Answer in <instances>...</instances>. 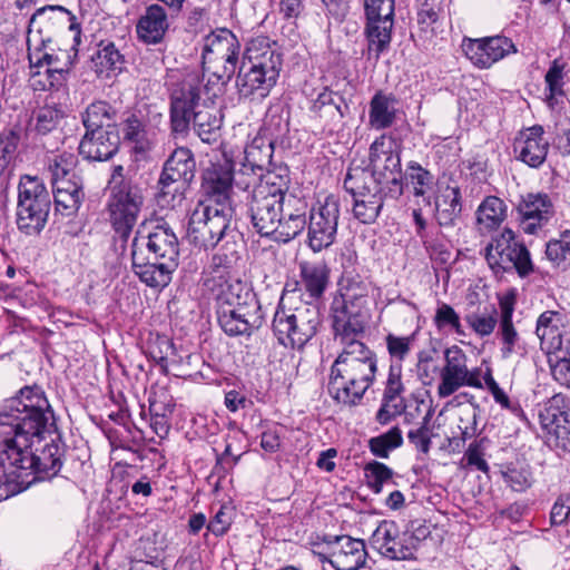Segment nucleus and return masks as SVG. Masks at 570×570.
I'll return each instance as SVG.
<instances>
[{
    "instance_id": "23",
    "label": "nucleus",
    "mask_w": 570,
    "mask_h": 570,
    "mask_svg": "<svg viewBox=\"0 0 570 570\" xmlns=\"http://www.w3.org/2000/svg\"><path fill=\"white\" fill-rule=\"evenodd\" d=\"M202 189L206 196L199 203H212L218 207H232L230 195L234 185L233 163L223 158L212 163L203 171Z\"/></svg>"
},
{
    "instance_id": "41",
    "label": "nucleus",
    "mask_w": 570,
    "mask_h": 570,
    "mask_svg": "<svg viewBox=\"0 0 570 570\" xmlns=\"http://www.w3.org/2000/svg\"><path fill=\"white\" fill-rule=\"evenodd\" d=\"M301 283L305 292L312 298H320L330 281V269L323 263H307L299 264Z\"/></svg>"
},
{
    "instance_id": "43",
    "label": "nucleus",
    "mask_w": 570,
    "mask_h": 570,
    "mask_svg": "<svg viewBox=\"0 0 570 570\" xmlns=\"http://www.w3.org/2000/svg\"><path fill=\"white\" fill-rule=\"evenodd\" d=\"M274 145L273 140L263 131H258L245 147L244 163H247L259 171L265 170L271 164Z\"/></svg>"
},
{
    "instance_id": "31",
    "label": "nucleus",
    "mask_w": 570,
    "mask_h": 570,
    "mask_svg": "<svg viewBox=\"0 0 570 570\" xmlns=\"http://www.w3.org/2000/svg\"><path fill=\"white\" fill-rule=\"evenodd\" d=\"M242 62L278 77L283 57L276 42L266 37H256L247 43Z\"/></svg>"
},
{
    "instance_id": "26",
    "label": "nucleus",
    "mask_w": 570,
    "mask_h": 570,
    "mask_svg": "<svg viewBox=\"0 0 570 570\" xmlns=\"http://www.w3.org/2000/svg\"><path fill=\"white\" fill-rule=\"evenodd\" d=\"M569 331L570 315L563 308L544 311L537 318L535 335L548 354L561 352Z\"/></svg>"
},
{
    "instance_id": "16",
    "label": "nucleus",
    "mask_w": 570,
    "mask_h": 570,
    "mask_svg": "<svg viewBox=\"0 0 570 570\" xmlns=\"http://www.w3.org/2000/svg\"><path fill=\"white\" fill-rule=\"evenodd\" d=\"M539 421L547 445L558 452H570V407L566 396L558 393L544 402Z\"/></svg>"
},
{
    "instance_id": "3",
    "label": "nucleus",
    "mask_w": 570,
    "mask_h": 570,
    "mask_svg": "<svg viewBox=\"0 0 570 570\" xmlns=\"http://www.w3.org/2000/svg\"><path fill=\"white\" fill-rule=\"evenodd\" d=\"M233 214V207H218L212 203L199 202L190 214L187 228V238L190 244L208 250L223 243L218 253L212 258L209 266L213 269L212 275L227 273V269L232 268L238 259V246L234 240L236 232L230 227Z\"/></svg>"
},
{
    "instance_id": "13",
    "label": "nucleus",
    "mask_w": 570,
    "mask_h": 570,
    "mask_svg": "<svg viewBox=\"0 0 570 570\" xmlns=\"http://www.w3.org/2000/svg\"><path fill=\"white\" fill-rule=\"evenodd\" d=\"M368 173L363 168L350 169L344 179V188L353 197L352 212L363 224H372L379 217L384 202L391 199L384 195L383 187L368 181Z\"/></svg>"
},
{
    "instance_id": "15",
    "label": "nucleus",
    "mask_w": 570,
    "mask_h": 570,
    "mask_svg": "<svg viewBox=\"0 0 570 570\" xmlns=\"http://www.w3.org/2000/svg\"><path fill=\"white\" fill-rule=\"evenodd\" d=\"M200 76L188 72L175 83L170 94V122L175 132H184L191 121V112L202 105L205 98Z\"/></svg>"
},
{
    "instance_id": "35",
    "label": "nucleus",
    "mask_w": 570,
    "mask_h": 570,
    "mask_svg": "<svg viewBox=\"0 0 570 570\" xmlns=\"http://www.w3.org/2000/svg\"><path fill=\"white\" fill-rule=\"evenodd\" d=\"M119 136L114 126L106 130L86 131L79 144V154L88 160L104 161L111 158L118 150Z\"/></svg>"
},
{
    "instance_id": "18",
    "label": "nucleus",
    "mask_w": 570,
    "mask_h": 570,
    "mask_svg": "<svg viewBox=\"0 0 570 570\" xmlns=\"http://www.w3.org/2000/svg\"><path fill=\"white\" fill-rule=\"evenodd\" d=\"M340 202L331 195L318 202L309 213L308 245L317 253L334 244L340 220Z\"/></svg>"
},
{
    "instance_id": "38",
    "label": "nucleus",
    "mask_w": 570,
    "mask_h": 570,
    "mask_svg": "<svg viewBox=\"0 0 570 570\" xmlns=\"http://www.w3.org/2000/svg\"><path fill=\"white\" fill-rule=\"evenodd\" d=\"M311 110L327 124H338L350 114V106L337 91L324 88L313 101Z\"/></svg>"
},
{
    "instance_id": "49",
    "label": "nucleus",
    "mask_w": 570,
    "mask_h": 570,
    "mask_svg": "<svg viewBox=\"0 0 570 570\" xmlns=\"http://www.w3.org/2000/svg\"><path fill=\"white\" fill-rule=\"evenodd\" d=\"M262 179L256 190H262L264 194H273L275 196H283L288 194L287 185L289 176L287 168L279 167L273 170H262Z\"/></svg>"
},
{
    "instance_id": "40",
    "label": "nucleus",
    "mask_w": 570,
    "mask_h": 570,
    "mask_svg": "<svg viewBox=\"0 0 570 570\" xmlns=\"http://www.w3.org/2000/svg\"><path fill=\"white\" fill-rule=\"evenodd\" d=\"M168 29L165 9L159 4H151L137 23V33L146 43H158Z\"/></svg>"
},
{
    "instance_id": "4",
    "label": "nucleus",
    "mask_w": 570,
    "mask_h": 570,
    "mask_svg": "<svg viewBox=\"0 0 570 570\" xmlns=\"http://www.w3.org/2000/svg\"><path fill=\"white\" fill-rule=\"evenodd\" d=\"M179 244L173 229L156 225L147 235H137L131 244V266L147 286L164 288L178 265Z\"/></svg>"
},
{
    "instance_id": "33",
    "label": "nucleus",
    "mask_w": 570,
    "mask_h": 570,
    "mask_svg": "<svg viewBox=\"0 0 570 570\" xmlns=\"http://www.w3.org/2000/svg\"><path fill=\"white\" fill-rule=\"evenodd\" d=\"M282 206L281 227L278 229V242L287 243L296 237L306 225L307 203L305 198L293 193L278 196Z\"/></svg>"
},
{
    "instance_id": "28",
    "label": "nucleus",
    "mask_w": 570,
    "mask_h": 570,
    "mask_svg": "<svg viewBox=\"0 0 570 570\" xmlns=\"http://www.w3.org/2000/svg\"><path fill=\"white\" fill-rule=\"evenodd\" d=\"M514 304L515 298L512 294L499 298L500 315L497 337L501 344L500 353L503 360L517 354L521 356L527 354L524 343L512 321Z\"/></svg>"
},
{
    "instance_id": "46",
    "label": "nucleus",
    "mask_w": 570,
    "mask_h": 570,
    "mask_svg": "<svg viewBox=\"0 0 570 570\" xmlns=\"http://www.w3.org/2000/svg\"><path fill=\"white\" fill-rule=\"evenodd\" d=\"M507 206L495 196L487 197L478 208L476 220L487 229H494L505 219Z\"/></svg>"
},
{
    "instance_id": "22",
    "label": "nucleus",
    "mask_w": 570,
    "mask_h": 570,
    "mask_svg": "<svg viewBox=\"0 0 570 570\" xmlns=\"http://www.w3.org/2000/svg\"><path fill=\"white\" fill-rule=\"evenodd\" d=\"M462 50L465 57L478 68L488 69L509 55L517 52L513 41L504 36L464 38Z\"/></svg>"
},
{
    "instance_id": "58",
    "label": "nucleus",
    "mask_w": 570,
    "mask_h": 570,
    "mask_svg": "<svg viewBox=\"0 0 570 570\" xmlns=\"http://www.w3.org/2000/svg\"><path fill=\"white\" fill-rule=\"evenodd\" d=\"M407 178L413 186L415 196H424L433 183V176L419 164L412 163L407 167Z\"/></svg>"
},
{
    "instance_id": "19",
    "label": "nucleus",
    "mask_w": 570,
    "mask_h": 570,
    "mask_svg": "<svg viewBox=\"0 0 570 570\" xmlns=\"http://www.w3.org/2000/svg\"><path fill=\"white\" fill-rule=\"evenodd\" d=\"M364 7L367 19L368 52H374L377 59L391 42L394 0H365Z\"/></svg>"
},
{
    "instance_id": "48",
    "label": "nucleus",
    "mask_w": 570,
    "mask_h": 570,
    "mask_svg": "<svg viewBox=\"0 0 570 570\" xmlns=\"http://www.w3.org/2000/svg\"><path fill=\"white\" fill-rule=\"evenodd\" d=\"M96 66L100 71H121L125 68V56L112 41H100L95 58Z\"/></svg>"
},
{
    "instance_id": "29",
    "label": "nucleus",
    "mask_w": 570,
    "mask_h": 570,
    "mask_svg": "<svg viewBox=\"0 0 570 570\" xmlns=\"http://www.w3.org/2000/svg\"><path fill=\"white\" fill-rule=\"evenodd\" d=\"M71 22L67 10L60 6H48L39 8L31 17L28 28L27 41H33L35 46L39 40H55L58 30L69 27Z\"/></svg>"
},
{
    "instance_id": "44",
    "label": "nucleus",
    "mask_w": 570,
    "mask_h": 570,
    "mask_svg": "<svg viewBox=\"0 0 570 570\" xmlns=\"http://www.w3.org/2000/svg\"><path fill=\"white\" fill-rule=\"evenodd\" d=\"M121 131L124 139L132 145L136 154H145L151 149L153 139L146 125L136 114L128 115L122 121Z\"/></svg>"
},
{
    "instance_id": "59",
    "label": "nucleus",
    "mask_w": 570,
    "mask_h": 570,
    "mask_svg": "<svg viewBox=\"0 0 570 570\" xmlns=\"http://www.w3.org/2000/svg\"><path fill=\"white\" fill-rule=\"evenodd\" d=\"M149 401V411L151 414L168 415L173 412L175 407V402L173 396L169 394L168 390L164 386L154 389L150 392Z\"/></svg>"
},
{
    "instance_id": "25",
    "label": "nucleus",
    "mask_w": 570,
    "mask_h": 570,
    "mask_svg": "<svg viewBox=\"0 0 570 570\" xmlns=\"http://www.w3.org/2000/svg\"><path fill=\"white\" fill-rule=\"evenodd\" d=\"M321 561H327L335 570H358L366 562L365 543L348 535L335 537L327 542L326 553H321Z\"/></svg>"
},
{
    "instance_id": "27",
    "label": "nucleus",
    "mask_w": 570,
    "mask_h": 570,
    "mask_svg": "<svg viewBox=\"0 0 570 570\" xmlns=\"http://www.w3.org/2000/svg\"><path fill=\"white\" fill-rule=\"evenodd\" d=\"M332 326L335 338L342 346L350 343H363V335L367 323V311L355 307H345L343 304H331Z\"/></svg>"
},
{
    "instance_id": "53",
    "label": "nucleus",
    "mask_w": 570,
    "mask_h": 570,
    "mask_svg": "<svg viewBox=\"0 0 570 570\" xmlns=\"http://www.w3.org/2000/svg\"><path fill=\"white\" fill-rule=\"evenodd\" d=\"M65 118V111L58 106H43L36 115V130L39 134H48L61 124Z\"/></svg>"
},
{
    "instance_id": "60",
    "label": "nucleus",
    "mask_w": 570,
    "mask_h": 570,
    "mask_svg": "<svg viewBox=\"0 0 570 570\" xmlns=\"http://www.w3.org/2000/svg\"><path fill=\"white\" fill-rule=\"evenodd\" d=\"M564 67L566 65L563 62L559 59H554L544 76V81L549 90V99L563 94Z\"/></svg>"
},
{
    "instance_id": "5",
    "label": "nucleus",
    "mask_w": 570,
    "mask_h": 570,
    "mask_svg": "<svg viewBox=\"0 0 570 570\" xmlns=\"http://www.w3.org/2000/svg\"><path fill=\"white\" fill-rule=\"evenodd\" d=\"M377 373V356L364 343H350L331 367L328 392L338 403L356 405L373 385Z\"/></svg>"
},
{
    "instance_id": "45",
    "label": "nucleus",
    "mask_w": 570,
    "mask_h": 570,
    "mask_svg": "<svg viewBox=\"0 0 570 570\" xmlns=\"http://www.w3.org/2000/svg\"><path fill=\"white\" fill-rule=\"evenodd\" d=\"M395 100L386 95L376 94L370 102L368 122L372 128H389L395 120Z\"/></svg>"
},
{
    "instance_id": "2",
    "label": "nucleus",
    "mask_w": 570,
    "mask_h": 570,
    "mask_svg": "<svg viewBox=\"0 0 570 570\" xmlns=\"http://www.w3.org/2000/svg\"><path fill=\"white\" fill-rule=\"evenodd\" d=\"M204 286L216 302L217 321L227 335H250L263 325L259 301L240 281L229 279L226 273H220L207 276Z\"/></svg>"
},
{
    "instance_id": "21",
    "label": "nucleus",
    "mask_w": 570,
    "mask_h": 570,
    "mask_svg": "<svg viewBox=\"0 0 570 570\" xmlns=\"http://www.w3.org/2000/svg\"><path fill=\"white\" fill-rule=\"evenodd\" d=\"M222 92L223 83L208 78L204 89L205 98L202 105L191 112L194 128L205 142L215 141L222 127L223 116L215 101Z\"/></svg>"
},
{
    "instance_id": "14",
    "label": "nucleus",
    "mask_w": 570,
    "mask_h": 570,
    "mask_svg": "<svg viewBox=\"0 0 570 570\" xmlns=\"http://www.w3.org/2000/svg\"><path fill=\"white\" fill-rule=\"evenodd\" d=\"M195 159L188 148L175 149L160 174L158 198L175 207L184 200V190L195 176Z\"/></svg>"
},
{
    "instance_id": "37",
    "label": "nucleus",
    "mask_w": 570,
    "mask_h": 570,
    "mask_svg": "<svg viewBox=\"0 0 570 570\" xmlns=\"http://www.w3.org/2000/svg\"><path fill=\"white\" fill-rule=\"evenodd\" d=\"M278 77L242 62L236 85L242 97L261 100L269 95Z\"/></svg>"
},
{
    "instance_id": "11",
    "label": "nucleus",
    "mask_w": 570,
    "mask_h": 570,
    "mask_svg": "<svg viewBox=\"0 0 570 570\" xmlns=\"http://www.w3.org/2000/svg\"><path fill=\"white\" fill-rule=\"evenodd\" d=\"M240 43L228 29H218L204 38L203 66L212 72L214 80L223 86L232 78L237 68Z\"/></svg>"
},
{
    "instance_id": "6",
    "label": "nucleus",
    "mask_w": 570,
    "mask_h": 570,
    "mask_svg": "<svg viewBox=\"0 0 570 570\" xmlns=\"http://www.w3.org/2000/svg\"><path fill=\"white\" fill-rule=\"evenodd\" d=\"M287 286L273 318V332L278 342L292 348H302L317 332L321 313L316 304L288 296Z\"/></svg>"
},
{
    "instance_id": "10",
    "label": "nucleus",
    "mask_w": 570,
    "mask_h": 570,
    "mask_svg": "<svg viewBox=\"0 0 570 570\" xmlns=\"http://www.w3.org/2000/svg\"><path fill=\"white\" fill-rule=\"evenodd\" d=\"M80 33L78 24H69L68 36L72 38L70 51L61 48L56 49L53 47V40H39L37 46H35L33 41H27L30 68L37 69L33 76L41 75L40 69L45 68V73L48 77V85L50 87L60 82L62 73L69 70L72 58L77 55V46L80 43Z\"/></svg>"
},
{
    "instance_id": "63",
    "label": "nucleus",
    "mask_w": 570,
    "mask_h": 570,
    "mask_svg": "<svg viewBox=\"0 0 570 570\" xmlns=\"http://www.w3.org/2000/svg\"><path fill=\"white\" fill-rule=\"evenodd\" d=\"M440 371L441 367L432 355L420 354L417 372L424 385H430L436 377H440Z\"/></svg>"
},
{
    "instance_id": "34",
    "label": "nucleus",
    "mask_w": 570,
    "mask_h": 570,
    "mask_svg": "<svg viewBox=\"0 0 570 570\" xmlns=\"http://www.w3.org/2000/svg\"><path fill=\"white\" fill-rule=\"evenodd\" d=\"M404 391L401 365H391L382 396V404L376 413V420L380 424H387L405 410Z\"/></svg>"
},
{
    "instance_id": "64",
    "label": "nucleus",
    "mask_w": 570,
    "mask_h": 570,
    "mask_svg": "<svg viewBox=\"0 0 570 570\" xmlns=\"http://www.w3.org/2000/svg\"><path fill=\"white\" fill-rule=\"evenodd\" d=\"M570 515V494H561L554 502L550 521L552 525L564 524Z\"/></svg>"
},
{
    "instance_id": "32",
    "label": "nucleus",
    "mask_w": 570,
    "mask_h": 570,
    "mask_svg": "<svg viewBox=\"0 0 570 570\" xmlns=\"http://www.w3.org/2000/svg\"><path fill=\"white\" fill-rule=\"evenodd\" d=\"M543 134V127L540 125L521 130L514 140V153L518 155V159L530 167H540L549 150V141Z\"/></svg>"
},
{
    "instance_id": "24",
    "label": "nucleus",
    "mask_w": 570,
    "mask_h": 570,
    "mask_svg": "<svg viewBox=\"0 0 570 570\" xmlns=\"http://www.w3.org/2000/svg\"><path fill=\"white\" fill-rule=\"evenodd\" d=\"M278 196L255 190L247 199L249 216L254 228L262 236H273L278 242L282 206Z\"/></svg>"
},
{
    "instance_id": "55",
    "label": "nucleus",
    "mask_w": 570,
    "mask_h": 570,
    "mask_svg": "<svg viewBox=\"0 0 570 570\" xmlns=\"http://www.w3.org/2000/svg\"><path fill=\"white\" fill-rule=\"evenodd\" d=\"M365 476L367 485L375 492L380 493L383 485L391 481L393 471L384 463L373 461L365 465Z\"/></svg>"
},
{
    "instance_id": "30",
    "label": "nucleus",
    "mask_w": 570,
    "mask_h": 570,
    "mask_svg": "<svg viewBox=\"0 0 570 570\" xmlns=\"http://www.w3.org/2000/svg\"><path fill=\"white\" fill-rule=\"evenodd\" d=\"M520 226L525 234H537L554 214L553 204L547 194H528L518 205Z\"/></svg>"
},
{
    "instance_id": "61",
    "label": "nucleus",
    "mask_w": 570,
    "mask_h": 570,
    "mask_svg": "<svg viewBox=\"0 0 570 570\" xmlns=\"http://www.w3.org/2000/svg\"><path fill=\"white\" fill-rule=\"evenodd\" d=\"M53 196L57 212L65 216H71L80 208L85 193H53Z\"/></svg>"
},
{
    "instance_id": "47",
    "label": "nucleus",
    "mask_w": 570,
    "mask_h": 570,
    "mask_svg": "<svg viewBox=\"0 0 570 570\" xmlns=\"http://www.w3.org/2000/svg\"><path fill=\"white\" fill-rule=\"evenodd\" d=\"M114 114L111 106L106 101L90 104L82 114V124L86 131L106 130L107 126H110L108 121L112 119Z\"/></svg>"
},
{
    "instance_id": "56",
    "label": "nucleus",
    "mask_w": 570,
    "mask_h": 570,
    "mask_svg": "<svg viewBox=\"0 0 570 570\" xmlns=\"http://www.w3.org/2000/svg\"><path fill=\"white\" fill-rule=\"evenodd\" d=\"M434 323L438 328L451 327L455 334L460 336L465 335L459 314L449 304L442 303L438 307L434 315Z\"/></svg>"
},
{
    "instance_id": "39",
    "label": "nucleus",
    "mask_w": 570,
    "mask_h": 570,
    "mask_svg": "<svg viewBox=\"0 0 570 570\" xmlns=\"http://www.w3.org/2000/svg\"><path fill=\"white\" fill-rule=\"evenodd\" d=\"M461 213V193L458 186L439 185L435 197V218L441 227H452Z\"/></svg>"
},
{
    "instance_id": "8",
    "label": "nucleus",
    "mask_w": 570,
    "mask_h": 570,
    "mask_svg": "<svg viewBox=\"0 0 570 570\" xmlns=\"http://www.w3.org/2000/svg\"><path fill=\"white\" fill-rule=\"evenodd\" d=\"M370 168L367 180L383 187L386 197L397 199L403 194L400 150L392 137L383 135L372 142Z\"/></svg>"
},
{
    "instance_id": "7",
    "label": "nucleus",
    "mask_w": 570,
    "mask_h": 570,
    "mask_svg": "<svg viewBox=\"0 0 570 570\" xmlns=\"http://www.w3.org/2000/svg\"><path fill=\"white\" fill-rule=\"evenodd\" d=\"M50 195L42 179L24 175L18 185L17 226L28 236L39 235L50 212Z\"/></svg>"
},
{
    "instance_id": "12",
    "label": "nucleus",
    "mask_w": 570,
    "mask_h": 570,
    "mask_svg": "<svg viewBox=\"0 0 570 570\" xmlns=\"http://www.w3.org/2000/svg\"><path fill=\"white\" fill-rule=\"evenodd\" d=\"M484 257L494 274L515 271L519 276L525 277L534 269L528 248L518 242L510 228H504L487 245Z\"/></svg>"
},
{
    "instance_id": "52",
    "label": "nucleus",
    "mask_w": 570,
    "mask_h": 570,
    "mask_svg": "<svg viewBox=\"0 0 570 570\" xmlns=\"http://www.w3.org/2000/svg\"><path fill=\"white\" fill-rule=\"evenodd\" d=\"M402 442V432L397 426H394L386 433L376 438H372L370 440V449L374 455L380 458H387L390 451L399 448Z\"/></svg>"
},
{
    "instance_id": "57",
    "label": "nucleus",
    "mask_w": 570,
    "mask_h": 570,
    "mask_svg": "<svg viewBox=\"0 0 570 570\" xmlns=\"http://www.w3.org/2000/svg\"><path fill=\"white\" fill-rule=\"evenodd\" d=\"M546 255L549 261L560 265L570 261V230L561 234L559 239H552L547 244Z\"/></svg>"
},
{
    "instance_id": "62",
    "label": "nucleus",
    "mask_w": 570,
    "mask_h": 570,
    "mask_svg": "<svg viewBox=\"0 0 570 570\" xmlns=\"http://www.w3.org/2000/svg\"><path fill=\"white\" fill-rule=\"evenodd\" d=\"M431 430L429 428V417L425 416L423 423L411 429L407 433V438L411 444H413L419 451L428 454L431 448Z\"/></svg>"
},
{
    "instance_id": "17",
    "label": "nucleus",
    "mask_w": 570,
    "mask_h": 570,
    "mask_svg": "<svg viewBox=\"0 0 570 570\" xmlns=\"http://www.w3.org/2000/svg\"><path fill=\"white\" fill-rule=\"evenodd\" d=\"M463 386L482 389L480 370H470L465 352L453 345L444 351V365L440 371L438 395L442 399L448 397Z\"/></svg>"
},
{
    "instance_id": "50",
    "label": "nucleus",
    "mask_w": 570,
    "mask_h": 570,
    "mask_svg": "<svg viewBox=\"0 0 570 570\" xmlns=\"http://www.w3.org/2000/svg\"><path fill=\"white\" fill-rule=\"evenodd\" d=\"M504 482L517 492H523L532 484L530 468L524 463H511L502 471Z\"/></svg>"
},
{
    "instance_id": "51",
    "label": "nucleus",
    "mask_w": 570,
    "mask_h": 570,
    "mask_svg": "<svg viewBox=\"0 0 570 570\" xmlns=\"http://www.w3.org/2000/svg\"><path fill=\"white\" fill-rule=\"evenodd\" d=\"M498 311L493 307L490 312L470 313L464 320L480 337L490 336L495 326H499Z\"/></svg>"
},
{
    "instance_id": "1",
    "label": "nucleus",
    "mask_w": 570,
    "mask_h": 570,
    "mask_svg": "<svg viewBox=\"0 0 570 570\" xmlns=\"http://www.w3.org/2000/svg\"><path fill=\"white\" fill-rule=\"evenodd\" d=\"M62 455L53 411L39 386H24L4 402L0 411V478H20V471L56 475Z\"/></svg>"
},
{
    "instance_id": "20",
    "label": "nucleus",
    "mask_w": 570,
    "mask_h": 570,
    "mask_svg": "<svg viewBox=\"0 0 570 570\" xmlns=\"http://www.w3.org/2000/svg\"><path fill=\"white\" fill-rule=\"evenodd\" d=\"M371 543L382 556L391 560L415 558L419 540L410 532H400L394 521H382L372 534Z\"/></svg>"
},
{
    "instance_id": "9",
    "label": "nucleus",
    "mask_w": 570,
    "mask_h": 570,
    "mask_svg": "<svg viewBox=\"0 0 570 570\" xmlns=\"http://www.w3.org/2000/svg\"><path fill=\"white\" fill-rule=\"evenodd\" d=\"M121 165L112 167L109 185L112 194L110 218L115 230L126 238L137 222L144 197L140 188L125 179Z\"/></svg>"
},
{
    "instance_id": "54",
    "label": "nucleus",
    "mask_w": 570,
    "mask_h": 570,
    "mask_svg": "<svg viewBox=\"0 0 570 570\" xmlns=\"http://www.w3.org/2000/svg\"><path fill=\"white\" fill-rule=\"evenodd\" d=\"M262 175L258 168L243 163L239 170L234 171V185L248 193V198L256 190L258 184H261Z\"/></svg>"
},
{
    "instance_id": "36",
    "label": "nucleus",
    "mask_w": 570,
    "mask_h": 570,
    "mask_svg": "<svg viewBox=\"0 0 570 570\" xmlns=\"http://www.w3.org/2000/svg\"><path fill=\"white\" fill-rule=\"evenodd\" d=\"M78 159L70 153L56 155L49 163L53 193H83L82 179L76 173Z\"/></svg>"
},
{
    "instance_id": "42",
    "label": "nucleus",
    "mask_w": 570,
    "mask_h": 570,
    "mask_svg": "<svg viewBox=\"0 0 570 570\" xmlns=\"http://www.w3.org/2000/svg\"><path fill=\"white\" fill-rule=\"evenodd\" d=\"M368 288L367 285L354 277H345L340 284L338 294L332 303L343 304L345 307L366 309Z\"/></svg>"
}]
</instances>
